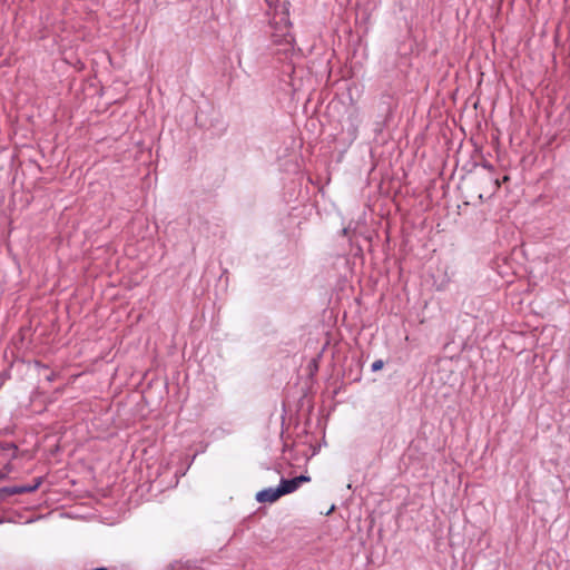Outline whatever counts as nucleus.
Masks as SVG:
<instances>
[{"label": "nucleus", "instance_id": "obj_5", "mask_svg": "<svg viewBox=\"0 0 570 570\" xmlns=\"http://www.w3.org/2000/svg\"><path fill=\"white\" fill-rule=\"evenodd\" d=\"M45 476H37L31 484L14 485L16 494L31 493L37 491L43 483Z\"/></svg>", "mask_w": 570, "mask_h": 570}, {"label": "nucleus", "instance_id": "obj_12", "mask_svg": "<svg viewBox=\"0 0 570 570\" xmlns=\"http://www.w3.org/2000/svg\"><path fill=\"white\" fill-rule=\"evenodd\" d=\"M509 179H510V178H509V176H503L502 180H500V181H501V183H502V181H503V183H505V181H508Z\"/></svg>", "mask_w": 570, "mask_h": 570}, {"label": "nucleus", "instance_id": "obj_10", "mask_svg": "<svg viewBox=\"0 0 570 570\" xmlns=\"http://www.w3.org/2000/svg\"><path fill=\"white\" fill-rule=\"evenodd\" d=\"M46 380L48 382H52L56 380V373L55 372H50L48 375H46Z\"/></svg>", "mask_w": 570, "mask_h": 570}, {"label": "nucleus", "instance_id": "obj_8", "mask_svg": "<svg viewBox=\"0 0 570 570\" xmlns=\"http://www.w3.org/2000/svg\"><path fill=\"white\" fill-rule=\"evenodd\" d=\"M384 366V363L382 360H377L375 362H373L372 364V371L376 372V371H380L381 368H383Z\"/></svg>", "mask_w": 570, "mask_h": 570}, {"label": "nucleus", "instance_id": "obj_3", "mask_svg": "<svg viewBox=\"0 0 570 570\" xmlns=\"http://www.w3.org/2000/svg\"><path fill=\"white\" fill-rule=\"evenodd\" d=\"M13 442L0 441V460L13 461L22 454Z\"/></svg>", "mask_w": 570, "mask_h": 570}, {"label": "nucleus", "instance_id": "obj_4", "mask_svg": "<svg viewBox=\"0 0 570 570\" xmlns=\"http://www.w3.org/2000/svg\"><path fill=\"white\" fill-rule=\"evenodd\" d=\"M281 497H282V493H281V490L278 487L276 489L268 488L263 491H259L256 494V500L262 503H264V502L273 503L276 500H278Z\"/></svg>", "mask_w": 570, "mask_h": 570}, {"label": "nucleus", "instance_id": "obj_7", "mask_svg": "<svg viewBox=\"0 0 570 570\" xmlns=\"http://www.w3.org/2000/svg\"><path fill=\"white\" fill-rule=\"evenodd\" d=\"M1 461L3 462V473L1 474V476L12 473L16 470L14 465L12 463L13 461H9V460H1Z\"/></svg>", "mask_w": 570, "mask_h": 570}, {"label": "nucleus", "instance_id": "obj_11", "mask_svg": "<svg viewBox=\"0 0 570 570\" xmlns=\"http://www.w3.org/2000/svg\"><path fill=\"white\" fill-rule=\"evenodd\" d=\"M92 570H110V569L107 567H97V568H94Z\"/></svg>", "mask_w": 570, "mask_h": 570}, {"label": "nucleus", "instance_id": "obj_6", "mask_svg": "<svg viewBox=\"0 0 570 570\" xmlns=\"http://www.w3.org/2000/svg\"><path fill=\"white\" fill-rule=\"evenodd\" d=\"M10 495H16L14 485L0 488V499H4Z\"/></svg>", "mask_w": 570, "mask_h": 570}, {"label": "nucleus", "instance_id": "obj_13", "mask_svg": "<svg viewBox=\"0 0 570 570\" xmlns=\"http://www.w3.org/2000/svg\"><path fill=\"white\" fill-rule=\"evenodd\" d=\"M2 522H3V520H2V519H0V523H2Z\"/></svg>", "mask_w": 570, "mask_h": 570}, {"label": "nucleus", "instance_id": "obj_1", "mask_svg": "<svg viewBox=\"0 0 570 570\" xmlns=\"http://www.w3.org/2000/svg\"><path fill=\"white\" fill-rule=\"evenodd\" d=\"M485 168L488 169V173L480 176L478 179L479 180V189H480V194H479L480 199H482L484 196L485 197L493 196L495 193H498V190L501 187L500 179L494 177V175H493V167L485 166Z\"/></svg>", "mask_w": 570, "mask_h": 570}, {"label": "nucleus", "instance_id": "obj_9", "mask_svg": "<svg viewBox=\"0 0 570 570\" xmlns=\"http://www.w3.org/2000/svg\"><path fill=\"white\" fill-rule=\"evenodd\" d=\"M35 365L37 368H43V370H48V365L41 363L40 361H35Z\"/></svg>", "mask_w": 570, "mask_h": 570}, {"label": "nucleus", "instance_id": "obj_2", "mask_svg": "<svg viewBox=\"0 0 570 570\" xmlns=\"http://www.w3.org/2000/svg\"><path fill=\"white\" fill-rule=\"evenodd\" d=\"M311 478L306 475H299L291 480L282 479L278 485L282 495L296 491L303 483L309 482Z\"/></svg>", "mask_w": 570, "mask_h": 570}]
</instances>
